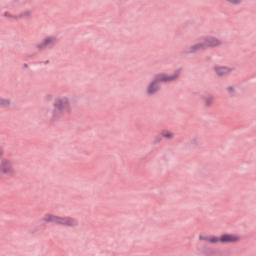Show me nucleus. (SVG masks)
I'll use <instances>...</instances> for the list:
<instances>
[{
	"mask_svg": "<svg viewBox=\"0 0 256 256\" xmlns=\"http://www.w3.org/2000/svg\"><path fill=\"white\" fill-rule=\"evenodd\" d=\"M206 241H208V243H212L213 245H217V243H221V237L209 236L206 238Z\"/></svg>",
	"mask_w": 256,
	"mask_h": 256,
	"instance_id": "13",
	"label": "nucleus"
},
{
	"mask_svg": "<svg viewBox=\"0 0 256 256\" xmlns=\"http://www.w3.org/2000/svg\"><path fill=\"white\" fill-rule=\"evenodd\" d=\"M179 77H181V69L176 70L173 74H165V73L157 74L154 77V79L158 83H173V81H177Z\"/></svg>",
	"mask_w": 256,
	"mask_h": 256,
	"instance_id": "3",
	"label": "nucleus"
},
{
	"mask_svg": "<svg viewBox=\"0 0 256 256\" xmlns=\"http://www.w3.org/2000/svg\"><path fill=\"white\" fill-rule=\"evenodd\" d=\"M213 101V96H208L204 99V104L206 105V107H210L213 104Z\"/></svg>",
	"mask_w": 256,
	"mask_h": 256,
	"instance_id": "15",
	"label": "nucleus"
},
{
	"mask_svg": "<svg viewBox=\"0 0 256 256\" xmlns=\"http://www.w3.org/2000/svg\"><path fill=\"white\" fill-rule=\"evenodd\" d=\"M241 241V236L236 234H222L220 236V243H239Z\"/></svg>",
	"mask_w": 256,
	"mask_h": 256,
	"instance_id": "6",
	"label": "nucleus"
},
{
	"mask_svg": "<svg viewBox=\"0 0 256 256\" xmlns=\"http://www.w3.org/2000/svg\"><path fill=\"white\" fill-rule=\"evenodd\" d=\"M0 173L2 175H13L15 168H13V161L4 158L0 161Z\"/></svg>",
	"mask_w": 256,
	"mask_h": 256,
	"instance_id": "5",
	"label": "nucleus"
},
{
	"mask_svg": "<svg viewBox=\"0 0 256 256\" xmlns=\"http://www.w3.org/2000/svg\"><path fill=\"white\" fill-rule=\"evenodd\" d=\"M58 39L56 36H48L46 37L42 43L37 44V49H45V47H53L57 43Z\"/></svg>",
	"mask_w": 256,
	"mask_h": 256,
	"instance_id": "7",
	"label": "nucleus"
},
{
	"mask_svg": "<svg viewBox=\"0 0 256 256\" xmlns=\"http://www.w3.org/2000/svg\"><path fill=\"white\" fill-rule=\"evenodd\" d=\"M155 141H156V143H161V137L156 136V137H155Z\"/></svg>",
	"mask_w": 256,
	"mask_h": 256,
	"instance_id": "19",
	"label": "nucleus"
},
{
	"mask_svg": "<svg viewBox=\"0 0 256 256\" xmlns=\"http://www.w3.org/2000/svg\"><path fill=\"white\" fill-rule=\"evenodd\" d=\"M161 89V87L159 86V83L157 82V80L154 78V80H152L147 88H146V94L151 96V95H155L156 93H159V90Z\"/></svg>",
	"mask_w": 256,
	"mask_h": 256,
	"instance_id": "8",
	"label": "nucleus"
},
{
	"mask_svg": "<svg viewBox=\"0 0 256 256\" xmlns=\"http://www.w3.org/2000/svg\"><path fill=\"white\" fill-rule=\"evenodd\" d=\"M73 111L71 99L68 96H58L54 99L50 111V121H61L65 115H70Z\"/></svg>",
	"mask_w": 256,
	"mask_h": 256,
	"instance_id": "1",
	"label": "nucleus"
},
{
	"mask_svg": "<svg viewBox=\"0 0 256 256\" xmlns=\"http://www.w3.org/2000/svg\"><path fill=\"white\" fill-rule=\"evenodd\" d=\"M10 105H11V100L0 97V107H9Z\"/></svg>",
	"mask_w": 256,
	"mask_h": 256,
	"instance_id": "14",
	"label": "nucleus"
},
{
	"mask_svg": "<svg viewBox=\"0 0 256 256\" xmlns=\"http://www.w3.org/2000/svg\"><path fill=\"white\" fill-rule=\"evenodd\" d=\"M4 154L5 152L3 151V149H0V157H3Z\"/></svg>",
	"mask_w": 256,
	"mask_h": 256,
	"instance_id": "20",
	"label": "nucleus"
},
{
	"mask_svg": "<svg viewBox=\"0 0 256 256\" xmlns=\"http://www.w3.org/2000/svg\"><path fill=\"white\" fill-rule=\"evenodd\" d=\"M213 71L218 77H225V75H229V73H231L232 69L227 66L214 65Z\"/></svg>",
	"mask_w": 256,
	"mask_h": 256,
	"instance_id": "9",
	"label": "nucleus"
},
{
	"mask_svg": "<svg viewBox=\"0 0 256 256\" xmlns=\"http://www.w3.org/2000/svg\"><path fill=\"white\" fill-rule=\"evenodd\" d=\"M2 17H4V19H8V21H19L21 19L31 17V10H24L18 14H15L14 12L11 11H5L2 14Z\"/></svg>",
	"mask_w": 256,
	"mask_h": 256,
	"instance_id": "4",
	"label": "nucleus"
},
{
	"mask_svg": "<svg viewBox=\"0 0 256 256\" xmlns=\"http://www.w3.org/2000/svg\"><path fill=\"white\" fill-rule=\"evenodd\" d=\"M45 101H53V94H46L44 96Z\"/></svg>",
	"mask_w": 256,
	"mask_h": 256,
	"instance_id": "17",
	"label": "nucleus"
},
{
	"mask_svg": "<svg viewBox=\"0 0 256 256\" xmlns=\"http://www.w3.org/2000/svg\"><path fill=\"white\" fill-rule=\"evenodd\" d=\"M221 44L222 42L219 38L207 37L204 39V45L206 46V49H208V47H220Z\"/></svg>",
	"mask_w": 256,
	"mask_h": 256,
	"instance_id": "10",
	"label": "nucleus"
},
{
	"mask_svg": "<svg viewBox=\"0 0 256 256\" xmlns=\"http://www.w3.org/2000/svg\"><path fill=\"white\" fill-rule=\"evenodd\" d=\"M227 91H228V93H235V88H233V87H228V88H227Z\"/></svg>",
	"mask_w": 256,
	"mask_h": 256,
	"instance_id": "18",
	"label": "nucleus"
},
{
	"mask_svg": "<svg viewBox=\"0 0 256 256\" xmlns=\"http://www.w3.org/2000/svg\"><path fill=\"white\" fill-rule=\"evenodd\" d=\"M44 223H55L56 225H64L65 227H77L79 222L71 217H61L53 214H46L42 218Z\"/></svg>",
	"mask_w": 256,
	"mask_h": 256,
	"instance_id": "2",
	"label": "nucleus"
},
{
	"mask_svg": "<svg viewBox=\"0 0 256 256\" xmlns=\"http://www.w3.org/2000/svg\"><path fill=\"white\" fill-rule=\"evenodd\" d=\"M225 3H229L230 5H241L243 3V0H222Z\"/></svg>",
	"mask_w": 256,
	"mask_h": 256,
	"instance_id": "16",
	"label": "nucleus"
},
{
	"mask_svg": "<svg viewBox=\"0 0 256 256\" xmlns=\"http://www.w3.org/2000/svg\"><path fill=\"white\" fill-rule=\"evenodd\" d=\"M205 49H207L205 46V42H199L190 46L189 51L191 53H199V51H205Z\"/></svg>",
	"mask_w": 256,
	"mask_h": 256,
	"instance_id": "11",
	"label": "nucleus"
},
{
	"mask_svg": "<svg viewBox=\"0 0 256 256\" xmlns=\"http://www.w3.org/2000/svg\"><path fill=\"white\" fill-rule=\"evenodd\" d=\"M161 137L164 139H173L175 137V133L169 131V130H162L160 132Z\"/></svg>",
	"mask_w": 256,
	"mask_h": 256,
	"instance_id": "12",
	"label": "nucleus"
}]
</instances>
